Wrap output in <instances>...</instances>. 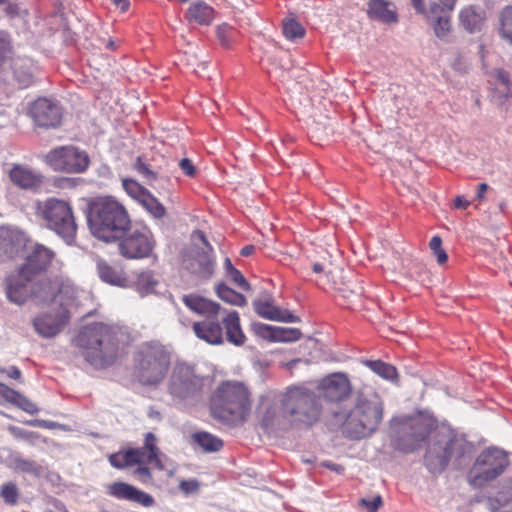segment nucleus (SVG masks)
<instances>
[{
	"instance_id": "obj_25",
	"label": "nucleus",
	"mask_w": 512,
	"mask_h": 512,
	"mask_svg": "<svg viewBox=\"0 0 512 512\" xmlns=\"http://www.w3.org/2000/svg\"><path fill=\"white\" fill-rule=\"evenodd\" d=\"M11 69L13 75L12 81L17 88L24 89L33 84L34 68L31 59L17 58L13 60Z\"/></svg>"
},
{
	"instance_id": "obj_55",
	"label": "nucleus",
	"mask_w": 512,
	"mask_h": 512,
	"mask_svg": "<svg viewBox=\"0 0 512 512\" xmlns=\"http://www.w3.org/2000/svg\"><path fill=\"white\" fill-rule=\"evenodd\" d=\"M121 459L124 460L125 466L141 464L139 452L134 449L127 450L124 454H122Z\"/></svg>"
},
{
	"instance_id": "obj_61",
	"label": "nucleus",
	"mask_w": 512,
	"mask_h": 512,
	"mask_svg": "<svg viewBox=\"0 0 512 512\" xmlns=\"http://www.w3.org/2000/svg\"><path fill=\"white\" fill-rule=\"evenodd\" d=\"M27 424L36 426V427L46 428V429H56L60 426L57 422L44 420V419L30 420L27 422Z\"/></svg>"
},
{
	"instance_id": "obj_1",
	"label": "nucleus",
	"mask_w": 512,
	"mask_h": 512,
	"mask_svg": "<svg viewBox=\"0 0 512 512\" xmlns=\"http://www.w3.org/2000/svg\"><path fill=\"white\" fill-rule=\"evenodd\" d=\"M392 444L396 450L412 453L431 435L425 455V464L433 473L442 472L452 458H460L466 450V441L447 427H438L434 417L419 413L393 419Z\"/></svg>"
},
{
	"instance_id": "obj_53",
	"label": "nucleus",
	"mask_w": 512,
	"mask_h": 512,
	"mask_svg": "<svg viewBox=\"0 0 512 512\" xmlns=\"http://www.w3.org/2000/svg\"><path fill=\"white\" fill-rule=\"evenodd\" d=\"M18 396V391L8 387L4 383L0 382V398L5 400L6 402L13 404L16 397Z\"/></svg>"
},
{
	"instance_id": "obj_57",
	"label": "nucleus",
	"mask_w": 512,
	"mask_h": 512,
	"mask_svg": "<svg viewBox=\"0 0 512 512\" xmlns=\"http://www.w3.org/2000/svg\"><path fill=\"white\" fill-rule=\"evenodd\" d=\"M494 78L495 83L500 84V86H505L506 88L507 86H512V82L510 81L509 78V73L504 69H496L494 71Z\"/></svg>"
},
{
	"instance_id": "obj_22",
	"label": "nucleus",
	"mask_w": 512,
	"mask_h": 512,
	"mask_svg": "<svg viewBox=\"0 0 512 512\" xmlns=\"http://www.w3.org/2000/svg\"><path fill=\"white\" fill-rule=\"evenodd\" d=\"M255 312L262 318L279 321L284 323H295L299 319L288 310L279 308L274 304L271 296L267 295L265 298H258L253 301Z\"/></svg>"
},
{
	"instance_id": "obj_28",
	"label": "nucleus",
	"mask_w": 512,
	"mask_h": 512,
	"mask_svg": "<svg viewBox=\"0 0 512 512\" xmlns=\"http://www.w3.org/2000/svg\"><path fill=\"white\" fill-rule=\"evenodd\" d=\"M185 18L190 23L210 25L214 19V9L203 1H194L186 11Z\"/></svg>"
},
{
	"instance_id": "obj_59",
	"label": "nucleus",
	"mask_w": 512,
	"mask_h": 512,
	"mask_svg": "<svg viewBox=\"0 0 512 512\" xmlns=\"http://www.w3.org/2000/svg\"><path fill=\"white\" fill-rule=\"evenodd\" d=\"M133 475L137 477L142 483H149L151 480V472L149 468L145 466H139L133 472Z\"/></svg>"
},
{
	"instance_id": "obj_39",
	"label": "nucleus",
	"mask_w": 512,
	"mask_h": 512,
	"mask_svg": "<svg viewBox=\"0 0 512 512\" xmlns=\"http://www.w3.org/2000/svg\"><path fill=\"white\" fill-rule=\"evenodd\" d=\"M14 53L12 38L5 30H0V66L3 65Z\"/></svg>"
},
{
	"instance_id": "obj_54",
	"label": "nucleus",
	"mask_w": 512,
	"mask_h": 512,
	"mask_svg": "<svg viewBox=\"0 0 512 512\" xmlns=\"http://www.w3.org/2000/svg\"><path fill=\"white\" fill-rule=\"evenodd\" d=\"M444 6L441 4H438V3H431L430 6H429V9L426 10L425 9V13L423 15H425L427 17V19L430 21L432 19H435L437 18V16H444L446 15L444 13Z\"/></svg>"
},
{
	"instance_id": "obj_41",
	"label": "nucleus",
	"mask_w": 512,
	"mask_h": 512,
	"mask_svg": "<svg viewBox=\"0 0 512 512\" xmlns=\"http://www.w3.org/2000/svg\"><path fill=\"white\" fill-rule=\"evenodd\" d=\"M283 33L288 39L301 38L305 34L303 26L294 19L283 22Z\"/></svg>"
},
{
	"instance_id": "obj_45",
	"label": "nucleus",
	"mask_w": 512,
	"mask_h": 512,
	"mask_svg": "<svg viewBox=\"0 0 512 512\" xmlns=\"http://www.w3.org/2000/svg\"><path fill=\"white\" fill-rule=\"evenodd\" d=\"M156 437L152 433H147L145 435V444L144 447L150 450V459H155V467L159 470L164 469V465L159 457V449L155 445Z\"/></svg>"
},
{
	"instance_id": "obj_58",
	"label": "nucleus",
	"mask_w": 512,
	"mask_h": 512,
	"mask_svg": "<svg viewBox=\"0 0 512 512\" xmlns=\"http://www.w3.org/2000/svg\"><path fill=\"white\" fill-rule=\"evenodd\" d=\"M179 487L185 494H190L198 491L199 482L195 479L183 480L180 482Z\"/></svg>"
},
{
	"instance_id": "obj_11",
	"label": "nucleus",
	"mask_w": 512,
	"mask_h": 512,
	"mask_svg": "<svg viewBox=\"0 0 512 512\" xmlns=\"http://www.w3.org/2000/svg\"><path fill=\"white\" fill-rule=\"evenodd\" d=\"M508 466L509 458L505 451L487 448L476 458L468 473V482L475 488H482L501 476Z\"/></svg>"
},
{
	"instance_id": "obj_62",
	"label": "nucleus",
	"mask_w": 512,
	"mask_h": 512,
	"mask_svg": "<svg viewBox=\"0 0 512 512\" xmlns=\"http://www.w3.org/2000/svg\"><path fill=\"white\" fill-rule=\"evenodd\" d=\"M179 166L185 175L193 177L196 173V168L188 158H183L179 162Z\"/></svg>"
},
{
	"instance_id": "obj_29",
	"label": "nucleus",
	"mask_w": 512,
	"mask_h": 512,
	"mask_svg": "<svg viewBox=\"0 0 512 512\" xmlns=\"http://www.w3.org/2000/svg\"><path fill=\"white\" fill-rule=\"evenodd\" d=\"M459 19L465 30L470 33L477 32L484 24L485 12L480 7L471 5L461 10Z\"/></svg>"
},
{
	"instance_id": "obj_20",
	"label": "nucleus",
	"mask_w": 512,
	"mask_h": 512,
	"mask_svg": "<svg viewBox=\"0 0 512 512\" xmlns=\"http://www.w3.org/2000/svg\"><path fill=\"white\" fill-rule=\"evenodd\" d=\"M195 335L212 345H221L226 339L225 326L221 316H212L193 323Z\"/></svg>"
},
{
	"instance_id": "obj_34",
	"label": "nucleus",
	"mask_w": 512,
	"mask_h": 512,
	"mask_svg": "<svg viewBox=\"0 0 512 512\" xmlns=\"http://www.w3.org/2000/svg\"><path fill=\"white\" fill-rule=\"evenodd\" d=\"M498 31L502 39L512 44V6H507L500 12Z\"/></svg>"
},
{
	"instance_id": "obj_38",
	"label": "nucleus",
	"mask_w": 512,
	"mask_h": 512,
	"mask_svg": "<svg viewBox=\"0 0 512 512\" xmlns=\"http://www.w3.org/2000/svg\"><path fill=\"white\" fill-rule=\"evenodd\" d=\"M122 186L126 193L132 197L133 199L140 202V200L146 195L149 191L140 185L136 180L131 178L122 179Z\"/></svg>"
},
{
	"instance_id": "obj_16",
	"label": "nucleus",
	"mask_w": 512,
	"mask_h": 512,
	"mask_svg": "<svg viewBox=\"0 0 512 512\" xmlns=\"http://www.w3.org/2000/svg\"><path fill=\"white\" fill-rule=\"evenodd\" d=\"M29 115L40 127L56 128L61 123L62 108L54 100L38 98L30 105Z\"/></svg>"
},
{
	"instance_id": "obj_18",
	"label": "nucleus",
	"mask_w": 512,
	"mask_h": 512,
	"mask_svg": "<svg viewBox=\"0 0 512 512\" xmlns=\"http://www.w3.org/2000/svg\"><path fill=\"white\" fill-rule=\"evenodd\" d=\"M319 397L328 401L338 402L351 393V384L344 373H333L322 379L318 385Z\"/></svg>"
},
{
	"instance_id": "obj_60",
	"label": "nucleus",
	"mask_w": 512,
	"mask_h": 512,
	"mask_svg": "<svg viewBox=\"0 0 512 512\" xmlns=\"http://www.w3.org/2000/svg\"><path fill=\"white\" fill-rule=\"evenodd\" d=\"M312 269L317 274L323 273V280L325 279L327 284H332V280H334V278L332 277L331 270H325V267L320 263H314Z\"/></svg>"
},
{
	"instance_id": "obj_14",
	"label": "nucleus",
	"mask_w": 512,
	"mask_h": 512,
	"mask_svg": "<svg viewBox=\"0 0 512 512\" xmlns=\"http://www.w3.org/2000/svg\"><path fill=\"white\" fill-rule=\"evenodd\" d=\"M54 262L59 263L56 253L43 244L35 243L27 249L25 260L19 268L36 279L46 272Z\"/></svg>"
},
{
	"instance_id": "obj_4",
	"label": "nucleus",
	"mask_w": 512,
	"mask_h": 512,
	"mask_svg": "<svg viewBox=\"0 0 512 512\" xmlns=\"http://www.w3.org/2000/svg\"><path fill=\"white\" fill-rule=\"evenodd\" d=\"M87 362L96 368L112 365L118 353V341L112 327L93 323L84 327L76 338Z\"/></svg>"
},
{
	"instance_id": "obj_32",
	"label": "nucleus",
	"mask_w": 512,
	"mask_h": 512,
	"mask_svg": "<svg viewBox=\"0 0 512 512\" xmlns=\"http://www.w3.org/2000/svg\"><path fill=\"white\" fill-rule=\"evenodd\" d=\"M191 439L206 453L218 452L223 447V441L220 438L205 431L193 433Z\"/></svg>"
},
{
	"instance_id": "obj_64",
	"label": "nucleus",
	"mask_w": 512,
	"mask_h": 512,
	"mask_svg": "<svg viewBox=\"0 0 512 512\" xmlns=\"http://www.w3.org/2000/svg\"><path fill=\"white\" fill-rule=\"evenodd\" d=\"M0 373L6 374L8 377L16 380H21V371L16 366H11L7 369L2 368L0 369Z\"/></svg>"
},
{
	"instance_id": "obj_44",
	"label": "nucleus",
	"mask_w": 512,
	"mask_h": 512,
	"mask_svg": "<svg viewBox=\"0 0 512 512\" xmlns=\"http://www.w3.org/2000/svg\"><path fill=\"white\" fill-rule=\"evenodd\" d=\"M134 169L146 179L148 184H152L158 178V172L154 171L150 168V166L145 163L142 157H138L134 163Z\"/></svg>"
},
{
	"instance_id": "obj_27",
	"label": "nucleus",
	"mask_w": 512,
	"mask_h": 512,
	"mask_svg": "<svg viewBox=\"0 0 512 512\" xmlns=\"http://www.w3.org/2000/svg\"><path fill=\"white\" fill-rule=\"evenodd\" d=\"M10 180L23 189H33L41 185L42 177L40 174L20 165H15L10 173Z\"/></svg>"
},
{
	"instance_id": "obj_15",
	"label": "nucleus",
	"mask_w": 512,
	"mask_h": 512,
	"mask_svg": "<svg viewBox=\"0 0 512 512\" xmlns=\"http://www.w3.org/2000/svg\"><path fill=\"white\" fill-rule=\"evenodd\" d=\"M119 251L128 259H140L148 257L153 248L154 241L148 232L131 229L119 239Z\"/></svg>"
},
{
	"instance_id": "obj_2",
	"label": "nucleus",
	"mask_w": 512,
	"mask_h": 512,
	"mask_svg": "<svg viewBox=\"0 0 512 512\" xmlns=\"http://www.w3.org/2000/svg\"><path fill=\"white\" fill-rule=\"evenodd\" d=\"M384 403L374 391L361 390L355 397L353 407L344 412H335L342 433L350 439H362L377 431L382 422Z\"/></svg>"
},
{
	"instance_id": "obj_52",
	"label": "nucleus",
	"mask_w": 512,
	"mask_h": 512,
	"mask_svg": "<svg viewBox=\"0 0 512 512\" xmlns=\"http://www.w3.org/2000/svg\"><path fill=\"white\" fill-rule=\"evenodd\" d=\"M360 505L367 509V512H377L382 506V497L380 495L375 496L372 500L361 498L359 500Z\"/></svg>"
},
{
	"instance_id": "obj_50",
	"label": "nucleus",
	"mask_w": 512,
	"mask_h": 512,
	"mask_svg": "<svg viewBox=\"0 0 512 512\" xmlns=\"http://www.w3.org/2000/svg\"><path fill=\"white\" fill-rule=\"evenodd\" d=\"M226 275L231 281H233V283L237 287H239L245 291L250 290V284L247 282V280L244 278V276L238 269H235Z\"/></svg>"
},
{
	"instance_id": "obj_6",
	"label": "nucleus",
	"mask_w": 512,
	"mask_h": 512,
	"mask_svg": "<svg viewBox=\"0 0 512 512\" xmlns=\"http://www.w3.org/2000/svg\"><path fill=\"white\" fill-rule=\"evenodd\" d=\"M37 214L48 229L60 236L68 245L75 242L77 223L71 204L55 197L37 203Z\"/></svg>"
},
{
	"instance_id": "obj_43",
	"label": "nucleus",
	"mask_w": 512,
	"mask_h": 512,
	"mask_svg": "<svg viewBox=\"0 0 512 512\" xmlns=\"http://www.w3.org/2000/svg\"><path fill=\"white\" fill-rule=\"evenodd\" d=\"M0 496L4 499L5 503L15 505L18 501L19 491L15 483H4L0 488Z\"/></svg>"
},
{
	"instance_id": "obj_9",
	"label": "nucleus",
	"mask_w": 512,
	"mask_h": 512,
	"mask_svg": "<svg viewBox=\"0 0 512 512\" xmlns=\"http://www.w3.org/2000/svg\"><path fill=\"white\" fill-rule=\"evenodd\" d=\"M191 241L182 254V267L200 281L210 280L216 267L214 249L201 230L192 232Z\"/></svg>"
},
{
	"instance_id": "obj_36",
	"label": "nucleus",
	"mask_w": 512,
	"mask_h": 512,
	"mask_svg": "<svg viewBox=\"0 0 512 512\" xmlns=\"http://www.w3.org/2000/svg\"><path fill=\"white\" fill-rule=\"evenodd\" d=\"M158 280L152 271L141 272L136 281L137 290L142 294H149L155 290Z\"/></svg>"
},
{
	"instance_id": "obj_35",
	"label": "nucleus",
	"mask_w": 512,
	"mask_h": 512,
	"mask_svg": "<svg viewBox=\"0 0 512 512\" xmlns=\"http://www.w3.org/2000/svg\"><path fill=\"white\" fill-rule=\"evenodd\" d=\"M365 364L374 373L386 380H394L397 377V370L391 364L385 363L381 360H367L365 361Z\"/></svg>"
},
{
	"instance_id": "obj_47",
	"label": "nucleus",
	"mask_w": 512,
	"mask_h": 512,
	"mask_svg": "<svg viewBox=\"0 0 512 512\" xmlns=\"http://www.w3.org/2000/svg\"><path fill=\"white\" fill-rule=\"evenodd\" d=\"M9 432L16 438L24 440L30 444H35V441L39 438V434L34 431H28L16 426H9Z\"/></svg>"
},
{
	"instance_id": "obj_33",
	"label": "nucleus",
	"mask_w": 512,
	"mask_h": 512,
	"mask_svg": "<svg viewBox=\"0 0 512 512\" xmlns=\"http://www.w3.org/2000/svg\"><path fill=\"white\" fill-rule=\"evenodd\" d=\"M216 293L221 300L231 305L243 307L247 304V300L244 295L236 292L224 283L217 284Z\"/></svg>"
},
{
	"instance_id": "obj_51",
	"label": "nucleus",
	"mask_w": 512,
	"mask_h": 512,
	"mask_svg": "<svg viewBox=\"0 0 512 512\" xmlns=\"http://www.w3.org/2000/svg\"><path fill=\"white\" fill-rule=\"evenodd\" d=\"M494 97L498 100L500 104H503L506 100L512 97V86H500V84L495 83L494 88Z\"/></svg>"
},
{
	"instance_id": "obj_42",
	"label": "nucleus",
	"mask_w": 512,
	"mask_h": 512,
	"mask_svg": "<svg viewBox=\"0 0 512 512\" xmlns=\"http://www.w3.org/2000/svg\"><path fill=\"white\" fill-rule=\"evenodd\" d=\"M14 464H15V468L22 472L30 473L35 476H39L41 474V470H42L41 466H39L33 460L24 459L20 456H16L14 458Z\"/></svg>"
},
{
	"instance_id": "obj_49",
	"label": "nucleus",
	"mask_w": 512,
	"mask_h": 512,
	"mask_svg": "<svg viewBox=\"0 0 512 512\" xmlns=\"http://www.w3.org/2000/svg\"><path fill=\"white\" fill-rule=\"evenodd\" d=\"M13 405L17 406L21 410L29 413L36 414L39 409L32 401H30L27 397L18 392V396L16 397Z\"/></svg>"
},
{
	"instance_id": "obj_19",
	"label": "nucleus",
	"mask_w": 512,
	"mask_h": 512,
	"mask_svg": "<svg viewBox=\"0 0 512 512\" xmlns=\"http://www.w3.org/2000/svg\"><path fill=\"white\" fill-rule=\"evenodd\" d=\"M70 312L67 309H59L54 313H43L33 320L36 332L44 337L50 338L57 335L69 322Z\"/></svg>"
},
{
	"instance_id": "obj_24",
	"label": "nucleus",
	"mask_w": 512,
	"mask_h": 512,
	"mask_svg": "<svg viewBox=\"0 0 512 512\" xmlns=\"http://www.w3.org/2000/svg\"><path fill=\"white\" fill-rule=\"evenodd\" d=\"M58 275L34 279L32 298L38 303H50L57 299Z\"/></svg>"
},
{
	"instance_id": "obj_56",
	"label": "nucleus",
	"mask_w": 512,
	"mask_h": 512,
	"mask_svg": "<svg viewBox=\"0 0 512 512\" xmlns=\"http://www.w3.org/2000/svg\"><path fill=\"white\" fill-rule=\"evenodd\" d=\"M121 459L124 460L125 466L141 464L139 452L134 449L127 450L124 454H122Z\"/></svg>"
},
{
	"instance_id": "obj_30",
	"label": "nucleus",
	"mask_w": 512,
	"mask_h": 512,
	"mask_svg": "<svg viewBox=\"0 0 512 512\" xmlns=\"http://www.w3.org/2000/svg\"><path fill=\"white\" fill-rule=\"evenodd\" d=\"M77 295L78 289L73 282L63 275H58L57 299L55 301L59 303L60 309L68 310V307L74 302Z\"/></svg>"
},
{
	"instance_id": "obj_40",
	"label": "nucleus",
	"mask_w": 512,
	"mask_h": 512,
	"mask_svg": "<svg viewBox=\"0 0 512 512\" xmlns=\"http://www.w3.org/2000/svg\"><path fill=\"white\" fill-rule=\"evenodd\" d=\"M430 24L434 30L435 35L440 39H446L450 30V18L447 15L437 16V18L430 20Z\"/></svg>"
},
{
	"instance_id": "obj_5",
	"label": "nucleus",
	"mask_w": 512,
	"mask_h": 512,
	"mask_svg": "<svg viewBox=\"0 0 512 512\" xmlns=\"http://www.w3.org/2000/svg\"><path fill=\"white\" fill-rule=\"evenodd\" d=\"M251 410L250 392L239 382H224L210 400L211 415L224 423L245 422Z\"/></svg>"
},
{
	"instance_id": "obj_3",
	"label": "nucleus",
	"mask_w": 512,
	"mask_h": 512,
	"mask_svg": "<svg viewBox=\"0 0 512 512\" xmlns=\"http://www.w3.org/2000/svg\"><path fill=\"white\" fill-rule=\"evenodd\" d=\"M87 222L91 233L105 242L117 241L131 229L127 209L111 196L98 197L89 203Z\"/></svg>"
},
{
	"instance_id": "obj_26",
	"label": "nucleus",
	"mask_w": 512,
	"mask_h": 512,
	"mask_svg": "<svg viewBox=\"0 0 512 512\" xmlns=\"http://www.w3.org/2000/svg\"><path fill=\"white\" fill-rule=\"evenodd\" d=\"M367 14L370 19L385 24L398 22L396 8L394 4L388 0H369Z\"/></svg>"
},
{
	"instance_id": "obj_23",
	"label": "nucleus",
	"mask_w": 512,
	"mask_h": 512,
	"mask_svg": "<svg viewBox=\"0 0 512 512\" xmlns=\"http://www.w3.org/2000/svg\"><path fill=\"white\" fill-rule=\"evenodd\" d=\"M108 493L117 498L136 502L144 507H151L154 505V498L124 482H115L108 487Z\"/></svg>"
},
{
	"instance_id": "obj_63",
	"label": "nucleus",
	"mask_w": 512,
	"mask_h": 512,
	"mask_svg": "<svg viewBox=\"0 0 512 512\" xmlns=\"http://www.w3.org/2000/svg\"><path fill=\"white\" fill-rule=\"evenodd\" d=\"M135 450L139 452V458H140V463L141 464H143V463H151V464L155 465V459H150L149 458L150 450H148L144 446L140 447V448H136Z\"/></svg>"
},
{
	"instance_id": "obj_21",
	"label": "nucleus",
	"mask_w": 512,
	"mask_h": 512,
	"mask_svg": "<svg viewBox=\"0 0 512 512\" xmlns=\"http://www.w3.org/2000/svg\"><path fill=\"white\" fill-rule=\"evenodd\" d=\"M25 234L14 228L0 229V262L12 259L26 248Z\"/></svg>"
},
{
	"instance_id": "obj_12",
	"label": "nucleus",
	"mask_w": 512,
	"mask_h": 512,
	"mask_svg": "<svg viewBox=\"0 0 512 512\" xmlns=\"http://www.w3.org/2000/svg\"><path fill=\"white\" fill-rule=\"evenodd\" d=\"M204 387V379L195 367L186 362H176L167 383V390L174 401L182 402L197 398Z\"/></svg>"
},
{
	"instance_id": "obj_37",
	"label": "nucleus",
	"mask_w": 512,
	"mask_h": 512,
	"mask_svg": "<svg viewBox=\"0 0 512 512\" xmlns=\"http://www.w3.org/2000/svg\"><path fill=\"white\" fill-rule=\"evenodd\" d=\"M139 203L155 218L160 219L166 213L165 207L150 192Z\"/></svg>"
},
{
	"instance_id": "obj_48",
	"label": "nucleus",
	"mask_w": 512,
	"mask_h": 512,
	"mask_svg": "<svg viewBox=\"0 0 512 512\" xmlns=\"http://www.w3.org/2000/svg\"><path fill=\"white\" fill-rule=\"evenodd\" d=\"M253 331L263 339L274 341L277 327H273L264 323H253Z\"/></svg>"
},
{
	"instance_id": "obj_13",
	"label": "nucleus",
	"mask_w": 512,
	"mask_h": 512,
	"mask_svg": "<svg viewBox=\"0 0 512 512\" xmlns=\"http://www.w3.org/2000/svg\"><path fill=\"white\" fill-rule=\"evenodd\" d=\"M47 164L55 171L82 173L90 163L85 151L74 146H61L46 155Z\"/></svg>"
},
{
	"instance_id": "obj_7",
	"label": "nucleus",
	"mask_w": 512,
	"mask_h": 512,
	"mask_svg": "<svg viewBox=\"0 0 512 512\" xmlns=\"http://www.w3.org/2000/svg\"><path fill=\"white\" fill-rule=\"evenodd\" d=\"M137 377L142 384L157 385L165 377L171 351L159 341L144 342L138 351Z\"/></svg>"
},
{
	"instance_id": "obj_10",
	"label": "nucleus",
	"mask_w": 512,
	"mask_h": 512,
	"mask_svg": "<svg viewBox=\"0 0 512 512\" xmlns=\"http://www.w3.org/2000/svg\"><path fill=\"white\" fill-rule=\"evenodd\" d=\"M281 402L283 413L292 423L310 426L320 419L322 407L319 396L305 387L287 389Z\"/></svg>"
},
{
	"instance_id": "obj_46",
	"label": "nucleus",
	"mask_w": 512,
	"mask_h": 512,
	"mask_svg": "<svg viewBox=\"0 0 512 512\" xmlns=\"http://www.w3.org/2000/svg\"><path fill=\"white\" fill-rule=\"evenodd\" d=\"M301 332L297 328H282L277 327L274 341L279 342H293L299 340Z\"/></svg>"
},
{
	"instance_id": "obj_8",
	"label": "nucleus",
	"mask_w": 512,
	"mask_h": 512,
	"mask_svg": "<svg viewBox=\"0 0 512 512\" xmlns=\"http://www.w3.org/2000/svg\"><path fill=\"white\" fill-rule=\"evenodd\" d=\"M182 300L190 310L205 318L221 316V320L225 326L226 340L235 346L245 344L246 336L242 331L240 317L237 311L227 310L216 302L194 294L184 295Z\"/></svg>"
},
{
	"instance_id": "obj_17",
	"label": "nucleus",
	"mask_w": 512,
	"mask_h": 512,
	"mask_svg": "<svg viewBox=\"0 0 512 512\" xmlns=\"http://www.w3.org/2000/svg\"><path fill=\"white\" fill-rule=\"evenodd\" d=\"M32 278L24 273L21 268L10 274L5 279V294L7 299L16 305H23L29 298H32Z\"/></svg>"
},
{
	"instance_id": "obj_31",
	"label": "nucleus",
	"mask_w": 512,
	"mask_h": 512,
	"mask_svg": "<svg viewBox=\"0 0 512 512\" xmlns=\"http://www.w3.org/2000/svg\"><path fill=\"white\" fill-rule=\"evenodd\" d=\"M96 266L98 275L102 281L119 287H125L127 285V278L124 273L111 266L105 260L98 259Z\"/></svg>"
}]
</instances>
